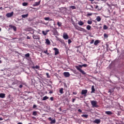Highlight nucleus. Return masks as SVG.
<instances>
[{"label":"nucleus","instance_id":"nucleus-1","mask_svg":"<svg viewBox=\"0 0 124 124\" xmlns=\"http://www.w3.org/2000/svg\"><path fill=\"white\" fill-rule=\"evenodd\" d=\"M75 67L77 70H78V71H79V72L83 75H86V72L81 69L83 67V65H78V66H76Z\"/></svg>","mask_w":124,"mask_h":124},{"label":"nucleus","instance_id":"nucleus-2","mask_svg":"<svg viewBox=\"0 0 124 124\" xmlns=\"http://www.w3.org/2000/svg\"><path fill=\"white\" fill-rule=\"evenodd\" d=\"M91 103L93 107H95L96 108H97V107H98V106L97 105V102H96V101H91Z\"/></svg>","mask_w":124,"mask_h":124},{"label":"nucleus","instance_id":"nucleus-3","mask_svg":"<svg viewBox=\"0 0 124 124\" xmlns=\"http://www.w3.org/2000/svg\"><path fill=\"white\" fill-rule=\"evenodd\" d=\"M32 37L33 39H36V40H40V36L39 35L33 34Z\"/></svg>","mask_w":124,"mask_h":124},{"label":"nucleus","instance_id":"nucleus-4","mask_svg":"<svg viewBox=\"0 0 124 124\" xmlns=\"http://www.w3.org/2000/svg\"><path fill=\"white\" fill-rule=\"evenodd\" d=\"M82 95H84V96H87V93H88V90H82L81 93Z\"/></svg>","mask_w":124,"mask_h":124},{"label":"nucleus","instance_id":"nucleus-5","mask_svg":"<svg viewBox=\"0 0 124 124\" xmlns=\"http://www.w3.org/2000/svg\"><path fill=\"white\" fill-rule=\"evenodd\" d=\"M48 121H50L51 122H50V124H56V119H52V118L49 117L48 118Z\"/></svg>","mask_w":124,"mask_h":124},{"label":"nucleus","instance_id":"nucleus-6","mask_svg":"<svg viewBox=\"0 0 124 124\" xmlns=\"http://www.w3.org/2000/svg\"><path fill=\"white\" fill-rule=\"evenodd\" d=\"M53 50L55 51V55L57 56V55H59L60 54V52L59 51V49L56 47L53 48Z\"/></svg>","mask_w":124,"mask_h":124},{"label":"nucleus","instance_id":"nucleus-7","mask_svg":"<svg viewBox=\"0 0 124 124\" xmlns=\"http://www.w3.org/2000/svg\"><path fill=\"white\" fill-rule=\"evenodd\" d=\"M9 28L13 29L15 31H17V28L16 27V26H13L12 25H10L9 26Z\"/></svg>","mask_w":124,"mask_h":124},{"label":"nucleus","instance_id":"nucleus-8","mask_svg":"<svg viewBox=\"0 0 124 124\" xmlns=\"http://www.w3.org/2000/svg\"><path fill=\"white\" fill-rule=\"evenodd\" d=\"M13 13H14L13 12H12L11 13H7L6 16L8 18H10L12 16H13Z\"/></svg>","mask_w":124,"mask_h":124},{"label":"nucleus","instance_id":"nucleus-9","mask_svg":"<svg viewBox=\"0 0 124 124\" xmlns=\"http://www.w3.org/2000/svg\"><path fill=\"white\" fill-rule=\"evenodd\" d=\"M78 31H83V32H87V30H86V29L81 27L79 28Z\"/></svg>","mask_w":124,"mask_h":124},{"label":"nucleus","instance_id":"nucleus-10","mask_svg":"<svg viewBox=\"0 0 124 124\" xmlns=\"http://www.w3.org/2000/svg\"><path fill=\"white\" fill-rule=\"evenodd\" d=\"M63 75L65 77H69L70 76V74L69 72H65L63 73Z\"/></svg>","mask_w":124,"mask_h":124},{"label":"nucleus","instance_id":"nucleus-11","mask_svg":"<svg viewBox=\"0 0 124 124\" xmlns=\"http://www.w3.org/2000/svg\"><path fill=\"white\" fill-rule=\"evenodd\" d=\"M5 94L4 93H0V98H5Z\"/></svg>","mask_w":124,"mask_h":124},{"label":"nucleus","instance_id":"nucleus-12","mask_svg":"<svg viewBox=\"0 0 124 124\" xmlns=\"http://www.w3.org/2000/svg\"><path fill=\"white\" fill-rule=\"evenodd\" d=\"M94 92H95V89H94V86L93 85L92 86V91L91 93H94Z\"/></svg>","mask_w":124,"mask_h":124},{"label":"nucleus","instance_id":"nucleus-13","mask_svg":"<svg viewBox=\"0 0 124 124\" xmlns=\"http://www.w3.org/2000/svg\"><path fill=\"white\" fill-rule=\"evenodd\" d=\"M39 4H40V1L35 2V3L33 5V6H38Z\"/></svg>","mask_w":124,"mask_h":124},{"label":"nucleus","instance_id":"nucleus-14","mask_svg":"<svg viewBox=\"0 0 124 124\" xmlns=\"http://www.w3.org/2000/svg\"><path fill=\"white\" fill-rule=\"evenodd\" d=\"M94 124H100V120L99 119H96L93 121Z\"/></svg>","mask_w":124,"mask_h":124},{"label":"nucleus","instance_id":"nucleus-15","mask_svg":"<svg viewBox=\"0 0 124 124\" xmlns=\"http://www.w3.org/2000/svg\"><path fill=\"white\" fill-rule=\"evenodd\" d=\"M63 37L64 39H68V35H67V34H63Z\"/></svg>","mask_w":124,"mask_h":124},{"label":"nucleus","instance_id":"nucleus-16","mask_svg":"<svg viewBox=\"0 0 124 124\" xmlns=\"http://www.w3.org/2000/svg\"><path fill=\"white\" fill-rule=\"evenodd\" d=\"M105 113L107 114V115H113V112H112V111H107L105 112Z\"/></svg>","mask_w":124,"mask_h":124},{"label":"nucleus","instance_id":"nucleus-17","mask_svg":"<svg viewBox=\"0 0 124 124\" xmlns=\"http://www.w3.org/2000/svg\"><path fill=\"white\" fill-rule=\"evenodd\" d=\"M28 31H32V33L30 32V33H32V34H33V33H34V31H33V30H32V29L31 28H28L27 29Z\"/></svg>","mask_w":124,"mask_h":124},{"label":"nucleus","instance_id":"nucleus-18","mask_svg":"<svg viewBox=\"0 0 124 124\" xmlns=\"http://www.w3.org/2000/svg\"><path fill=\"white\" fill-rule=\"evenodd\" d=\"M96 20L97 22H100L101 21V18L100 17V16H97Z\"/></svg>","mask_w":124,"mask_h":124},{"label":"nucleus","instance_id":"nucleus-19","mask_svg":"<svg viewBox=\"0 0 124 124\" xmlns=\"http://www.w3.org/2000/svg\"><path fill=\"white\" fill-rule=\"evenodd\" d=\"M100 42V41H99V40H97L95 41V42L94 43V45L96 46V45H97V44H99Z\"/></svg>","mask_w":124,"mask_h":124},{"label":"nucleus","instance_id":"nucleus-20","mask_svg":"<svg viewBox=\"0 0 124 124\" xmlns=\"http://www.w3.org/2000/svg\"><path fill=\"white\" fill-rule=\"evenodd\" d=\"M46 43L47 44V45H50L51 43L50 42V40L47 39L46 40Z\"/></svg>","mask_w":124,"mask_h":124},{"label":"nucleus","instance_id":"nucleus-21","mask_svg":"<svg viewBox=\"0 0 124 124\" xmlns=\"http://www.w3.org/2000/svg\"><path fill=\"white\" fill-rule=\"evenodd\" d=\"M29 16V14H27L26 15H22L21 16L22 18H24V19L25 18H27Z\"/></svg>","mask_w":124,"mask_h":124},{"label":"nucleus","instance_id":"nucleus-22","mask_svg":"<svg viewBox=\"0 0 124 124\" xmlns=\"http://www.w3.org/2000/svg\"><path fill=\"white\" fill-rule=\"evenodd\" d=\"M78 24L79 25V26H83V25H84V22L82 21H78Z\"/></svg>","mask_w":124,"mask_h":124},{"label":"nucleus","instance_id":"nucleus-23","mask_svg":"<svg viewBox=\"0 0 124 124\" xmlns=\"http://www.w3.org/2000/svg\"><path fill=\"white\" fill-rule=\"evenodd\" d=\"M59 92L60 93H61V94H62V93H63V88H61Z\"/></svg>","mask_w":124,"mask_h":124},{"label":"nucleus","instance_id":"nucleus-24","mask_svg":"<svg viewBox=\"0 0 124 124\" xmlns=\"http://www.w3.org/2000/svg\"><path fill=\"white\" fill-rule=\"evenodd\" d=\"M91 28H92V27H91L90 25H87L86 27V29H87V30H88V31L91 30Z\"/></svg>","mask_w":124,"mask_h":124},{"label":"nucleus","instance_id":"nucleus-25","mask_svg":"<svg viewBox=\"0 0 124 124\" xmlns=\"http://www.w3.org/2000/svg\"><path fill=\"white\" fill-rule=\"evenodd\" d=\"M28 4H29V3H28V2H24L22 3L23 6H27Z\"/></svg>","mask_w":124,"mask_h":124},{"label":"nucleus","instance_id":"nucleus-26","mask_svg":"<svg viewBox=\"0 0 124 124\" xmlns=\"http://www.w3.org/2000/svg\"><path fill=\"white\" fill-rule=\"evenodd\" d=\"M49 98V97L45 96L43 98V100H47Z\"/></svg>","mask_w":124,"mask_h":124},{"label":"nucleus","instance_id":"nucleus-27","mask_svg":"<svg viewBox=\"0 0 124 124\" xmlns=\"http://www.w3.org/2000/svg\"><path fill=\"white\" fill-rule=\"evenodd\" d=\"M39 66H38V65H36L35 66H33V67H32V68L33 69H35L36 68V69H38V68H39Z\"/></svg>","mask_w":124,"mask_h":124},{"label":"nucleus","instance_id":"nucleus-28","mask_svg":"<svg viewBox=\"0 0 124 124\" xmlns=\"http://www.w3.org/2000/svg\"><path fill=\"white\" fill-rule=\"evenodd\" d=\"M32 115L33 116H37V111H33L32 113Z\"/></svg>","mask_w":124,"mask_h":124},{"label":"nucleus","instance_id":"nucleus-29","mask_svg":"<svg viewBox=\"0 0 124 124\" xmlns=\"http://www.w3.org/2000/svg\"><path fill=\"white\" fill-rule=\"evenodd\" d=\"M81 117H83L84 118H88V117H89V115L87 114H82L81 115Z\"/></svg>","mask_w":124,"mask_h":124},{"label":"nucleus","instance_id":"nucleus-30","mask_svg":"<svg viewBox=\"0 0 124 124\" xmlns=\"http://www.w3.org/2000/svg\"><path fill=\"white\" fill-rule=\"evenodd\" d=\"M87 24H88L89 25H92V24H93V21L91 20H88L87 21Z\"/></svg>","mask_w":124,"mask_h":124},{"label":"nucleus","instance_id":"nucleus-31","mask_svg":"<svg viewBox=\"0 0 124 124\" xmlns=\"http://www.w3.org/2000/svg\"><path fill=\"white\" fill-rule=\"evenodd\" d=\"M42 33L44 35H47V32L46 31H42Z\"/></svg>","mask_w":124,"mask_h":124},{"label":"nucleus","instance_id":"nucleus-32","mask_svg":"<svg viewBox=\"0 0 124 124\" xmlns=\"http://www.w3.org/2000/svg\"><path fill=\"white\" fill-rule=\"evenodd\" d=\"M104 37H105V38H108V35L107 33H104Z\"/></svg>","mask_w":124,"mask_h":124},{"label":"nucleus","instance_id":"nucleus-33","mask_svg":"<svg viewBox=\"0 0 124 124\" xmlns=\"http://www.w3.org/2000/svg\"><path fill=\"white\" fill-rule=\"evenodd\" d=\"M57 25L58 27H62V23L60 22H57Z\"/></svg>","mask_w":124,"mask_h":124},{"label":"nucleus","instance_id":"nucleus-34","mask_svg":"<svg viewBox=\"0 0 124 124\" xmlns=\"http://www.w3.org/2000/svg\"><path fill=\"white\" fill-rule=\"evenodd\" d=\"M25 57H26V58H30V53H27L25 54Z\"/></svg>","mask_w":124,"mask_h":124},{"label":"nucleus","instance_id":"nucleus-35","mask_svg":"<svg viewBox=\"0 0 124 124\" xmlns=\"http://www.w3.org/2000/svg\"><path fill=\"white\" fill-rule=\"evenodd\" d=\"M70 8H71L72 9H76V7H75V6H71Z\"/></svg>","mask_w":124,"mask_h":124},{"label":"nucleus","instance_id":"nucleus-36","mask_svg":"<svg viewBox=\"0 0 124 124\" xmlns=\"http://www.w3.org/2000/svg\"><path fill=\"white\" fill-rule=\"evenodd\" d=\"M108 29V27L106 25H104L103 30H107Z\"/></svg>","mask_w":124,"mask_h":124},{"label":"nucleus","instance_id":"nucleus-37","mask_svg":"<svg viewBox=\"0 0 124 124\" xmlns=\"http://www.w3.org/2000/svg\"><path fill=\"white\" fill-rule=\"evenodd\" d=\"M74 27H75V29L76 30H78H78H79V28H80V27H79L78 26H77V25H74Z\"/></svg>","mask_w":124,"mask_h":124},{"label":"nucleus","instance_id":"nucleus-38","mask_svg":"<svg viewBox=\"0 0 124 124\" xmlns=\"http://www.w3.org/2000/svg\"><path fill=\"white\" fill-rule=\"evenodd\" d=\"M46 75L47 76V78H50V75H49V73H46Z\"/></svg>","mask_w":124,"mask_h":124},{"label":"nucleus","instance_id":"nucleus-39","mask_svg":"<svg viewBox=\"0 0 124 124\" xmlns=\"http://www.w3.org/2000/svg\"><path fill=\"white\" fill-rule=\"evenodd\" d=\"M82 66H83L84 67H87V66H88V64H82Z\"/></svg>","mask_w":124,"mask_h":124},{"label":"nucleus","instance_id":"nucleus-40","mask_svg":"<svg viewBox=\"0 0 124 124\" xmlns=\"http://www.w3.org/2000/svg\"><path fill=\"white\" fill-rule=\"evenodd\" d=\"M36 107H37V106H36V105H34L33 106L32 108H33V109H35V108H36Z\"/></svg>","mask_w":124,"mask_h":124},{"label":"nucleus","instance_id":"nucleus-41","mask_svg":"<svg viewBox=\"0 0 124 124\" xmlns=\"http://www.w3.org/2000/svg\"><path fill=\"white\" fill-rule=\"evenodd\" d=\"M93 15L92 13H88L87 14V16H92Z\"/></svg>","mask_w":124,"mask_h":124},{"label":"nucleus","instance_id":"nucleus-42","mask_svg":"<svg viewBox=\"0 0 124 124\" xmlns=\"http://www.w3.org/2000/svg\"><path fill=\"white\" fill-rule=\"evenodd\" d=\"M49 19H50L49 17H45L44 19L46 20V21H48V20H49Z\"/></svg>","mask_w":124,"mask_h":124},{"label":"nucleus","instance_id":"nucleus-43","mask_svg":"<svg viewBox=\"0 0 124 124\" xmlns=\"http://www.w3.org/2000/svg\"><path fill=\"white\" fill-rule=\"evenodd\" d=\"M50 99L51 101H54V97H51L50 98Z\"/></svg>","mask_w":124,"mask_h":124},{"label":"nucleus","instance_id":"nucleus-44","mask_svg":"<svg viewBox=\"0 0 124 124\" xmlns=\"http://www.w3.org/2000/svg\"><path fill=\"white\" fill-rule=\"evenodd\" d=\"M44 53H45V54H47V55L49 54V53H48V50H47L44 51Z\"/></svg>","mask_w":124,"mask_h":124},{"label":"nucleus","instance_id":"nucleus-45","mask_svg":"<svg viewBox=\"0 0 124 124\" xmlns=\"http://www.w3.org/2000/svg\"><path fill=\"white\" fill-rule=\"evenodd\" d=\"M68 44H70V43H71V40L69 39L68 40Z\"/></svg>","mask_w":124,"mask_h":124},{"label":"nucleus","instance_id":"nucleus-46","mask_svg":"<svg viewBox=\"0 0 124 124\" xmlns=\"http://www.w3.org/2000/svg\"><path fill=\"white\" fill-rule=\"evenodd\" d=\"M93 42H94V40H92L90 42V44H93Z\"/></svg>","mask_w":124,"mask_h":124},{"label":"nucleus","instance_id":"nucleus-47","mask_svg":"<svg viewBox=\"0 0 124 124\" xmlns=\"http://www.w3.org/2000/svg\"><path fill=\"white\" fill-rule=\"evenodd\" d=\"M78 112H79V113H82V110H81V109H78Z\"/></svg>","mask_w":124,"mask_h":124},{"label":"nucleus","instance_id":"nucleus-48","mask_svg":"<svg viewBox=\"0 0 124 124\" xmlns=\"http://www.w3.org/2000/svg\"><path fill=\"white\" fill-rule=\"evenodd\" d=\"M19 87L21 89L22 88H23V85L21 84L19 85Z\"/></svg>","mask_w":124,"mask_h":124},{"label":"nucleus","instance_id":"nucleus-49","mask_svg":"<svg viewBox=\"0 0 124 124\" xmlns=\"http://www.w3.org/2000/svg\"><path fill=\"white\" fill-rule=\"evenodd\" d=\"M75 100H76V99H75V98L73 99H72V102H73V103H74L75 101Z\"/></svg>","mask_w":124,"mask_h":124},{"label":"nucleus","instance_id":"nucleus-50","mask_svg":"<svg viewBox=\"0 0 124 124\" xmlns=\"http://www.w3.org/2000/svg\"><path fill=\"white\" fill-rule=\"evenodd\" d=\"M27 39H31V37L27 36Z\"/></svg>","mask_w":124,"mask_h":124},{"label":"nucleus","instance_id":"nucleus-51","mask_svg":"<svg viewBox=\"0 0 124 124\" xmlns=\"http://www.w3.org/2000/svg\"><path fill=\"white\" fill-rule=\"evenodd\" d=\"M73 94L76 95V94H77V92H73Z\"/></svg>","mask_w":124,"mask_h":124},{"label":"nucleus","instance_id":"nucleus-52","mask_svg":"<svg viewBox=\"0 0 124 124\" xmlns=\"http://www.w3.org/2000/svg\"><path fill=\"white\" fill-rule=\"evenodd\" d=\"M95 8L96 9H97V8H98V5H96L95 7Z\"/></svg>","mask_w":124,"mask_h":124},{"label":"nucleus","instance_id":"nucleus-53","mask_svg":"<svg viewBox=\"0 0 124 124\" xmlns=\"http://www.w3.org/2000/svg\"><path fill=\"white\" fill-rule=\"evenodd\" d=\"M108 93H112V90H109Z\"/></svg>","mask_w":124,"mask_h":124},{"label":"nucleus","instance_id":"nucleus-54","mask_svg":"<svg viewBox=\"0 0 124 124\" xmlns=\"http://www.w3.org/2000/svg\"><path fill=\"white\" fill-rule=\"evenodd\" d=\"M49 31H50V30H46V33H48V32H49Z\"/></svg>","mask_w":124,"mask_h":124},{"label":"nucleus","instance_id":"nucleus-55","mask_svg":"<svg viewBox=\"0 0 124 124\" xmlns=\"http://www.w3.org/2000/svg\"><path fill=\"white\" fill-rule=\"evenodd\" d=\"M49 93H53V91H49Z\"/></svg>","mask_w":124,"mask_h":124},{"label":"nucleus","instance_id":"nucleus-56","mask_svg":"<svg viewBox=\"0 0 124 124\" xmlns=\"http://www.w3.org/2000/svg\"><path fill=\"white\" fill-rule=\"evenodd\" d=\"M2 120H3V119H2V118H1V117H0V121H2Z\"/></svg>","mask_w":124,"mask_h":124},{"label":"nucleus","instance_id":"nucleus-57","mask_svg":"<svg viewBox=\"0 0 124 124\" xmlns=\"http://www.w3.org/2000/svg\"><path fill=\"white\" fill-rule=\"evenodd\" d=\"M17 124H23V123H21V122H19Z\"/></svg>","mask_w":124,"mask_h":124},{"label":"nucleus","instance_id":"nucleus-58","mask_svg":"<svg viewBox=\"0 0 124 124\" xmlns=\"http://www.w3.org/2000/svg\"><path fill=\"white\" fill-rule=\"evenodd\" d=\"M91 0V1H93V0Z\"/></svg>","mask_w":124,"mask_h":124},{"label":"nucleus","instance_id":"nucleus-59","mask_svg":"<svg viewBox=\"0 0 124 124\" xmlns=\"http://www.w3.org/2000/svg\"><path fill=\"white\" fill-rule=\"evenodd\" d=\"M0 31H1V28H0Z\"/></svg>","mask_w":124,"mask_h":124},{"label":"nucleus","instance_id":"nucleus-60","mask_svg":"<svg viewBox=\"0 0 124 124\" xmlns=\"http://www.w3.org/2000/svg\"><path fill=\"white\" fill-rule=\"evenodd\" d=\"M65 87H67V85H66V84H65Z\"/></svg>","mask_w":124,"mask_h":124},{"label":"nucleus","instance_id":"nucleus-61","mask_svg":"<svg viewBox=\"0 0 124 124\" xmlns=\"http://www.w3.org/2000/svg\"><path fill=\"white\" fill-rule=\"evenodd\" d=\"M0 63H1V61L0 60Z\"/></svg>","mask_w":124,"mask_h":124},{"label":"nucleus","instance_id":"nucleus-62","mask_svg":"<svg viewBox=\"0 0 124 124\" xmlns=\"http://www.w3.org/2000/svg\"><path fill=\"white\" fill-rule=\"evenodd\" d=\"M102 27H100V29H102Z\"/></svg>","mask_w":124,"mask_h":124},{"label":"nucleus","instance_id":"nucleus-63","mask_svg":"<svg viewBox=\"0 0 124 124\" xmlns=\"http://www.w3.org/2000/svg\"><path fill=\"white\" fill-rule=\"evenodd\" d=\"M13 39H16V38H13Z\"/></svg>","mask_w":124,"mask_h":124},{"label":"nucleus","instance_id":"nucleus-64","mask_svg":"<svg viewBox=\"0 0 124 124\" xmlns=\"http://www.w3.org/2000/svg\"><path fill=\"white\" fill-rule=\"evenodd\" d=\"M29 124H31V123H29Z\"/></svg>","mask_w":124,"mask_h":124}]
</instances>
